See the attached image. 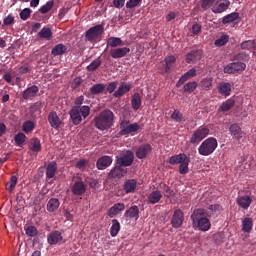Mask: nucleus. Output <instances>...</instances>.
Here are the masks:
<instances>
[{
  "label": "nucleus",
  "mask_w": 256,
  "mask_h": 256,
  "mask_svg": "<svg viewBox=\"0 0 256 256\" xmlns=\"http://www.w3.org/2000/svg\"><path fill=\"white\" fill-rule=\"evenodd\" d=\"M85 101V97L79 96L75 99V105L70 109V121L73 125H81L83 119H87L88 115L91 114V108L89 106H81Z\"/></svg>",
  "instance_id": "obj_1"
},
{
  "label": "nucleus",
  "mask_w": 256,
  "mask_h": 256,
  "mask_svg": "<svg viewBox=\"0 0 256 256\" xmlns=\"http://www.w3.org/2000/svg\"><path fill=\"white\" fill-rule=\"evenodd\" d=\"M194 227L199 231H209L211 229V221L209 220V213L204 208L195 209L190 216Z\"/></svg>",
  "instance_id": "obj_2"
},
{
  "label": "nucleus",
  "mask_w": 256,
  "mask_h": 256,
  "mask_svg": "<svg viewBox=\"0 0 256 256\" xmlns=\"http://www.w3.org/2000/svg\"><path fill=\"white\" fill-rule=\"evenodd\" d=\"M113 117L115 115L109 109L103 110L98 116L93 120L94 127L99 129V131H106L113 127Z\"/></svg>",
  "instance_id": "obj_3"
},
{
  "label": "nucleus",
  "mask_w": 256,
  "mask_h": 256,
  "mask_svg": "<svg viewBox=\"0 0 256 256\" xmlns=\"http://www.w3.org/2000/svg\"><path fill=\"white\" fill-rule=\"evenodd\" d=\"M168 163L170 165H179L180 175H187L189 173V163H191V158L185 153H180L178 155L171 156Z\"/></svg>",
  "instance_id": "obj_4"
},
{
  "label": "nucleus",
  "mask_w": 256,
  "mask_h": 256,
  "mask_svg": "<svg viewBox=\"0 0 256 256\" xmlns=\"http://www.w3.org/2000/svg\"><path fill=\"white\" fill-rule=\"evenodd\" d=\"M218 145L217 138L209 137L200 144L198 153L203 157H209V155H212V153L215 152Z\"/></svg>",
  "instance_id": "obj_5"
},
{
  "label": "nucleus",
  "mask_w": 256,
  "mask_h": 256,
  "mask_svg": "<svg viewBox=\"0 0 256 256\" xmlns=\"http://www.w3.org/2000/svg\"><path fill=\"white\" fill-rule=\"evenodd\" d=\"M104 32L105 28H103V25L98 24L93 26L85 32V41L89 43H99Z\"/></svg>",
  "instance_id": "obj_6"
},
{
  "label": "nucleus",
  "mask_w": 256,
  "mask_h": 256,
  "mask_svg": "<svg viewBox=\"0 0 256 256\" xmlns=\"http://www.w3.org/2000/svg\"><path fill=\"white\" fill-rule=\"evenodd\" d=\"M133 161H135V154L131 150L124 151L118 157H116L117 165L124 168L131 167V165H133Z\"/></svg>",
  "instance_id": "obj_7"
},
{
  "label": "nucleus",
  "mask_w": 256,
  "mask_h": 256,
  "mask_svg": "<svg viewBox=\"0 0 256 256\" xmlns=\"http://www.w3.org/2000/svg\"><path fill=\"white\" fill-rule=\"evenodd\" d=\"M210 133L209 128L203 127V128H198L196 131L193 132L191 135L189 141L191 145H199L203 139H205Z\"/></svg>",
  "instance_id": "obj_8"
},
{
  "label": "nucleus",
  "mask_w": 256,
  "mask_h": 256,
  "mask_svg": "<svg viewBox=\"0 0 256 256\" xmlns=\"http://www.w3.org/2000/svg\"><path fill=\"white\" fill-rule=\"evenodd\" d=\"M120 135H131V133H137L139 129H141V126H139L137 123H131L129 120H123L120 123Z\"/></svg>",
  "instance_id": "obj_9"
},
{
  "label": "nucleus",
  "mask_w": 256,
  "mask_h": 256,
  "mask_svg": "<svg viewBox=\"0 0 256 256\" xmlns=\"http://www.w3.org/2000/svg\"><path fill=\"white\" fill-rule=\"evenodd\" d=\"M70 189L75 197H81L87 193V184L83 180H77L71 185Z\"/></svg>",
  "instance_id": "obj_10"
},
{
  "label": "nucleus",
  "mask_w": 256,
  "mask_h": 256,
  "mask_svg": "<svg viewBox=\"0 0 256 256\" xmlns=\"http://www.w3.org/2000/svg\"><path fill=\"white\" fill-rule=\"evenodd\" d=\"M244 69H247V64L243 62H232L224 67V73H228L229 75L240 73Z\"/></svg>",
  "instance_id": "obj_11"
},
{
  "label": "nucleus",
  "mask_w": 256,
  "mask_h": 256,
  "mask_svg": "<svg viewBox=\"0 0 256 256\" xmlns=\"http://www.w3.org/2000/svg\"><path fill=\"white\" fill-rule=\"evenodd\" d=\"M129 53H131V48L129 47H118L110 50L112 59H123V57H127Z\"/></svg>",
  "instance_id": "obj_12"
},
{
  "label": "nucleus",
  "mask_w": 256,
  "mask_h": 256,
  "mask_svg": "<svg viewBox=\"0 0 256 256\" xmlns=\"http://www.w3.org/2000/svg\"><path fill=\"white\" fill-rule=\"evenodd\" d=\"M184 219H185V216L183 214V211H181V209L175 210L171 219L172 227L174 229H179V227L183 225Z\"/></svg>",
  "instance_id": "obj_13"
},
{
  "label": "nucleus",
  "mask_w": 256,
  "mask_h": 256,
  "mask_svg": "<svg viewBox=\"0 0 256 256\" xmlns=\"http://www.w3.org/2000/svg\"><path fill=\"white\" fill-rule=\"evenodd\" d=\"M153 151L151 144H141L136 150L137 159H147L149 154Z\"/></svg>",
  "instance_id": "obj_14"
},
{
  "label": "nucleus",
  "mask_w": 256,
  "mask_h": 256,
  "mask_svg": "<svg viewBox=\"0 0 256 256\" xmlns=\"http://www.w3.org/2000/svg\"><path fill=\"white\" fill-rule=\"evenodd\" d=\"M125 175H127V168H124L117 163L115 164V167L109 172L110 179H121L122 177H125Z\"/></svg>",
  "instance_id": "obj_15"
},
{
  "label": "nucleus",
  "mask_w": 256,
  "mask_h": 256,
  "mask_svg": "<svg viewBox=\"0 0 256 256\" xmlns=\"http://www.w3.org/2000/svg\"><path fill=\"white\" fill-rule=\"evenodd\" d=\"M113 164V157L111 156H101L96 162V167L99 171H105L107 167H111Z\"/></svg>",
  "instance_id": "obj_16"
},
{
  "label": "nucleus",
  "mask_w": 256,
  "mask_h": 256,
  "mask_svg": "<svg viewBox=\"0 0 256 256\" xmlns=\"http://www.w3.org/2000/svg\"><path fill=\"white\" fill-rule=\"evenodd\" d=\"M63 241V233L59 230L50 232L47 236L48 245H57Z\"/></svg>",
  "instance_id": "obj_17"
},
{
  "label": "nucleus",
  "mask_w": 256,
  "mask_h": 256,
  "mask_svg": "<svg viewBox=\"0 0 256 256\" xmlns=\"http://www.w3.org/2000/svg\"><path fill=\"white\" fill-rule=\"evenodd\" d=\"M124 217L127 221H137L139 219V206L133 205L125 211Z\"/></svg>",
  "instance_id": "obj_18"
},
{
  "label": "nucleus",
  "mask_w": 256,
  "mask_h": 256,
  "mask_svg": "<svg viewBox=\"0 0 256 256\" xmlns=\"http://www.w3.org/2000/svg\"><path fill=\"white\" fill-rule=\"evenodd\" d=\"M203 57V53L201 50H192L186 55V63H197V61H201V58Z\"/></svg>",
  "instance_id": "obj_19"
},
{
  "label": "nucleus",
  "mask_w": 256,
  "mask_h": 256,
  "mask_svg": "<svg viewBox=\"0 0 256 256\" xmlns=\"http://www.w3.org/2000/svg\"><path fill=\"white\" fill-rule=\"evenodd\" d=\"M229 131L230 134L233 136V139H237V141H239V139H243V135H245V132L241 130V126H239V124L237 123L231 124L229 127Z\"/></svg>",
  "instance_id": "obj_20"
},
{
  "label": "nucleus",
  "mask_w": 256,
  "mask_h": 256,
  "mask_svg": "<svg viewBox=\"0 0 256 256\" xmlns=\"http://www.w3.org/2000/svg\"><path fill=\"white\" fill-rule=\"evenodd\" d=\"M48 122L52 129H59L61 127V118L57 115V112L52 111L48 115Z\"/></svg>",
  "instance_id": "obj_21"
},
{
  "label": "nucleus",
  "mask_w": 256,
  "mask_h": 256,
  "mask_svg": "<svg viewBox=\"0 0 256 256\" xmlns=\"http://www.w3.org/2000/svg\"><path fill=\"white\" fill-rule=\"evenodd\" d=\"M163 199V193L161 190H153L149 195H148V203L150 205H157Z\"/></svg>",
  "instance_id": "obj_22"
},
{
  "label": "nucleus",
  "mask_w": 256,
  "mask_h": 256,
  "mask_svg": "<svg viewBox=\"0 0 256 256\" xmlns=\"http://www.w3.org/2000/svg\"><path fill=\"white\" fill-rule=\"evenodd\" d=\"M130 91H131V84L122 82L118 87L117 91L113 93V97H115V99L119 97H123L125 93H129Z\"/></svg>",
  "instance_id": "obj_23"
},
{
  "label": "nucleus",
  "mask_w": 256,
  "mask_h": 256,
  "mask_svg": "<svg viewBox=\"0 0 256 256\" xmlns=\"http://www.w3.org/2000/svg\"><path fill=\"white\" fill-rule=\"evenodd\" d=\"M38 93L39 87L37 85H33L23 91L22 97L27 101L28 99H33V97H36Z\"/></svg>",
  "instance_id": "obj_24"
},
{
  "label": "nucleus",
  "mask_w": 256,
  "mask_h": 256,
  "mask_svg": "<svg viewBox=\"0 0 256 256\" xmlns=\"http://www.w3.org/2000/svg\"><path fill=\"white\" fill-rule=\"evenodd\" d=\"M231 5V2L229 0H223L220 3H216L212 7V12L213 13H223L229 9V6Z\"/></svg>",
  "instance_id": "obj_25"
},
{
  "label": "nucleus",
  "mask_w": 256,
  "mask_h": 256,
  "mask_svg": "<svg viewBox=\"0 0 256 256\" xmlns=\"http://www.w3.org/2000/svg\"><path fill=\"white\" fill-rule=\"evenodd\" d=\"M121 211H125V204L124 203H116L114 204L108 211V217L113 218L117 217Z\"/></svg>",
  "instance_id": "obj_26"
},
{
  "label": "nucleus",
  "mask_w": 256,
  "mask_h": 256,
  "mask_svg": "<svg viewBox=\"0 0 256 256\" xmlns=\"http://www.w3.org/2000/svg\"><path fill=\"white\" fill-rule=\"evenodd\" d=\"M236 203L242 209H249V207H251V203H253V199L249 196H240L237 198Z\"/></svg>",
  "instance_id": "obj_27"
},
{
  "label": "nucleus",
  "mask_w": 256,
  "mask_h": 256,
  "mask_svg": "<svg viewBox=\"0 0 256 256\" xmlns=\"http://www.w3.org/2000/svg\"><path fill=\"white\" fill-rule=\"evenodd\" d=\"M137 189V180L135 179H128L124 182L123 190L125 193H133Z\"/></svg>",
  "instance_id": "obj_28"
},
{
  "label": "nucleus",
  "mask_w": 256,
  "mask_h": 256,
  "mask_svg": "<svg viewBox=\"0 0 256 256\" xmlns=\"http://www.w3.org/2000/svg\"><path fill=\"white\" fill-rule=\"evenodd\" d=\"M67 53V46L65 44L60 43L55 45L51 50V55L54 57H59V55H65Z\"/></svg>",
  "instance_id": "obj_29"
},
{
  "label": "nucleus",
  "mask_w": 256,
  "mask_h": 256,
  "mask_svg": "<svg viewBox=\"0 0 256 256\" xmlns=\"http://www.w3.org/2000/svg\"><path fill=\"white\" fill-rule=\"evenodd\" d=\"M57 173V162L52 161L46 166V179H53Z\"/></svg>",
  "instance_id": "obj_30"
},
{
  "label": "nucleus",
  "mask_w": 256,
  "mask_h": 256,
  "mask_svg": "<svg viewBox=\"0 0 256 256\" xmlns=\"http://www.w3.org/2000/svg\"><path fill=\"white\" fill-rule=\"evenodd\" d=\"M141 103V94H139V92L134 93L131 100L132 109L134 111H139V109H141Z\"/></svg>",
  "instance_id": "obj_31"
},
{
  "label": "nucleus",
  "mask_w": 256,
  "mask_h": 256,
  "mask_svg": "<svg viewBox=\"0 0 256 256\" xmlns=\"http://www.w3.org/2000/svg\"><path fill=\"white\" fill-rule=\"evenodd\" d=\"M218 90L220 95H224L225 97H228V95H231V83L221 82L218 86Z\"/></svg>",
  "instance_id": "obj_32"
},
{
  "label": "nucleus",
  "mask_w": 256,
  "mask_h": 256,
  "mask_svg": "<svg viewBox=\"0 0 256 256\" xmlns=\"http://www.w3.org/2000/svg\"><path fill=\"white\" fill-rule=\"evenodd\" d=\"M60 205H61V203L59 202V199L51 198L48 201L46 208L49 213H55V211H57V209H59Z\"/></svg>",
  "instance_id": "obj_33"
},
{
  "label": "nucleus",
  "mask_w": 256,
  "mask_h": 256,
  "mask_svg": "<svg viewBox=\"0 0 256 256\" xmlns=\"http://www.w3.org/2000/svg\"><path fill=\"white\" fill-rule=\"evenodd\" d=\"M240 49L243 51H251L256 50V39L254 40H245L242 43H240Z\"/></svg>",
  "instance_id": "obj_34"
},
{
  "label": "nucleus",
  "mask_w": 256,
  "mask_h": 256,
  "mask_svg": "<svg viewBox=\"0 0 256 256\" xmlns=\"http://www.w3.org/2000/svg\"><path fill=\"white\" fill-rule=\"evenodd\" d=\"M242 231L244 233L253 231V218L246 217L242 220Z\"/></svg>",
  "instance_id": "obj_35"
},
{
  "label": "nucleus",
  "mask_w": 256,
  "mask_h": 256,
  "mask_svg": "<svg viewBox=\"0 0 256 256\" xmlns=\"http://www.w3.org/2000/svg\"><path fill=\"white\" fill-rule=\"evenodd\" d=\"M123 40L119 37H110L107 40V46L113 47L114 49H117L118 47H123Z\"/></svg>",
  "instance_id": "obj_36"
},
{
  "label": "nucleus",
  "mask_w": 256,
  "mask_h": 256,
  "mask_svg": "<svg viewBox=\"0 0 256 256\" xmlns=\"http://www.w3.org/2000/svg\"><path fill=\"white\" fill-rule=\"evenodd\" d=\"M119 231H121V224L119 223V220L113 219L112 226L110 228L111 237H117V235L119 234Z\"/></svg>",
  "instance_id": "obj_37"
},
{
  "label": "nucleus",
  "mask_w": 256,
  "mask_h": 256,
  "mask_svg": "<svg viewBox=\"0 0 256 256\" xmlns=\"http://www.w3.org/2000/svg\"><path fill=\"white\" fill-rule=\"evenodd\" d=\"M170 119L174 121L175 123H181L185 121V117L183 116V113L179 109H175L172 114L170 115Z\"/></svg>",
  "instance_id": "obj_38"
},
{
  "label": "nucleus",
  "mask_w": 256,
  "mask_h": 256,
  "mask_svg": "<svg viewBox=\"0 0 256 256\" xmlns=\"http://www.w3.org/2000/svg\"><path fill=\"white\" fill-rule=\"evenodd\" d=\"M38 37H40V39H47L49 41L51 37H53V32L51 31V28L44 27L38 33Z\"/></svg>",
  "instance_id": "obj_39"
},
{
  "label": "nucleus",
  "mask_w": 256,
  "mask_h": 256,
  "mask_svg": "<svg viewBox=\"0 0 256 256\" xmlns=\"http://www.w3.org/2000/svg\"><path fill=\"white\" fill-rule=\"evenodd\" d=\"M105 88L106 86L103 83L94 84L90 88V93L91 95H100V93H103V91H105Z\"/></svg>",
  "instance_id": "obj_40"
},
{
  "label": "nucleus",
  "mask_w": 256,
  "mask_h": 256,
  "mask_svg": "<svg viewBox=\"0 0 256 256\" xmlns=\"http://www.w3.org/2000/svg\"><path fill=\"white\" fill-rule=\"evenodd\" d=\"M237 19H239V13L232 12L223 17L222 23L223 25H227V23H233V21H237Z\"/></svg>",
  "instance_id": "obj_41"
},
{
  "label": "nucleus",
  "mask_w": 256,
  "mask_h": 256,
  "mask_svg": "<svg viewBox=\"0 0 256 256\" xmlns=\"http://www.w3.org/2000/svg\"><path fill=\"white\" fill-rule=\"evenodd\" d=\"M54 5L55 2L53 0L47 1L46 4L39 8V13H41L42 15L49 13L53 9Z\"/></svg>",
  "instance_id": "obj_42"
},
{
  "label": "nucleus",
  "mask_w": 256,
  "mask_h": 256,
  "mask_svg": "<svg viewBox=\"0 0 256 256\" xmlns=\"http://www.w3.org/2000/svg\"><path fill=\"white\" fill-rule=\"evenodd\" d=\"M160 189L163 191V195L166 197V199H171V197L175 195V192L171 190V187H169L167 184H160Z\"/></svg>",
  "instance_id": "obj_43"
},
{
  "label": "nucleus",
  "mask_w": 256,
  "mask_h": 256,
  "mask_svg": "<svg viewBox=\"0 0 256 256\" xmlns=\"http://www.w3.org/2000/svg\"><path fill=\"white\" fill-rule=\"evenodd\" d=\"M30 149L34 153H39L41 151V140L39 138H33L30 142Z\"/></svg>",
  "instance_id": "obj_44"
},
{
  "label": "nucleus",
  "mask_w": 256,
  "mask_h": 256,
  "mask_svg": "<svg viewBox=\"0 0 256 256\" xmlns=\"http://www.w3.org/2000/svg\"><path fill=\"white\" fill-rule=\"evenodd\" d=\"M14 141L17 147H23V145H25V141H27V136H25L23 132H19L15 135Z\"/></svg>",
  "instance_id": "obj_45"
},
{
  "label": "nucleus",
  "mask_w": 256,
  "mask_h": 256,
  "mask_svg": "<svg viewBox=\"0 0 256 256\" xmlns=\"http://www.w3.org/2000/svg\"><path fill=\"white\" fill-rule=\"evenodd\" d=\"M197 87H199V83H197L195 81L187 82L183 86V91H184V93H193V91H195V89H197Z\"/></svg>",
  "instance_id": "obj_46"
},
{
  "label": "nucleus",
  "mask_w": 256,
  "mask_h": 256,
  "mask_svg": "<svg viewBox=\"0 0 256 256\" xmlns=\"http://www.w3.org/2000/svg\"><path fill=\"white\" fill-rule=\"evenodd\" d=\"M101 57L96 58L94 61H92L87 67V71L93 72L97 71L99 67H101Z\"/></svg>",
  "instance_id": "obj_47"
},
{
  "label": "nucleus",
  "mask_w": 256,
  "mask_h": 256,
  "mask_svg": "<svg viewBox=\"0 0 256 256\" xmlns=\"http://www.w3.org/2000/svg\"><path fill=\"white\" fill-rule=\"evenodd\" d=\"M199 85L202 89L209 91L213 87V78H204L200 81Z\"/></svg>",
  "instance_id": "obj_48"
},
{
  "label": "nucleus",
  "mask_w": 256,
  "mask_h": 256,
  "mask_svg": "<svg viewBox=\"0 0 256 256\" xmlns=\"http://www.w3.org/2000/svg\"><path fill=\"white\" fill-rule=\"evenodd\" d=\"M165 73H171V65H173V63H175L176 58L175 56L171 55V56H167L165 58Z\"/></svg>",
  "instance_id": "obj_49"
},
{
  "label": "nucleus",
  "mask_w": 256,
  "mask_h": 256,
  "mask_svg": "<svg viewBox=\"0 0 256 256\" xmlns=\"http://www.w3.org/2000/svg\"><path fill=\"white\" fill-rule=\"evenodd\" d=\"M249 59H250L249 54H247L246 52L237 53L232 57V61L247 62V61H249Z\"/></svg>",
  "instance_id": "obj_50"
},
{
  "label": "nucleus",
  "mask_w": 256,
  "mask_h": 256,
  "mask_svg": "<svg viewBox=\"0 0 256 256\" xmlns=\"http://www.w3.org/2000/svg\"><path fill=\"white\" fill-rule=\"evenodd\" d=\"M181 77L185 82H187L189 81V79H193V77H197V69L192 68L188 70L186 73H184Z\"/></svg>",
  "instance_id": "obj_51"
},
{
  "label": "nucleus",
  "mask_w": 256,
  "mask_h": 256,
  "mask_svg": "<svg viewBox=\"0 0 256 256\" xmlns=\"http://www.w3.org/2000/svg\"><path fill=\"white\" fill-rule=\"evenodd\" d=\"M234 106H235V100L228 99L222 103V105L220 106V109H221V111H229Z\"/></svg>",
  "instance_id": "obj_52"
},
{
  "label": "nucleus",
  "mask_w": 256,
  "mask_h": 256,
  "mask_svg": "<svg viewBox=\"0 0 256 256\" xmlns=\"http://www.w3.org/2000/svg\"><path fill=\"white\" fill-rule=\"evenodd\" d=\"M22 129H23L24 133H31V131H33V129H35V123L31 120H28L23 123Z\"/></svg>",
  "instance_id": "obj_53"
},
{
  "label": "nucleus",
  "mask_w": 256,
  "mask_h": 256,
  "mask_svg": "<svg viewBox=\"0 0 256 256\" xmlns=\"http://www.w3.org/2000/svg\"><path fill=\"white\" fill-rule=\"evenodd\" d=\"M229 43V37L227 35H222L220 38L216 39L214 45L216 47H223V45H227Z\"/></svg>",
  "instance_id": "obj_54"
},
{
  "label": "nucleus",
  "mask_w": 256,
  "mask_h": 256,
  "mask_svg": "<svg viewBox=\"0 0 256 256\" xmlns=\"http://www.w3.org/2000/svg\"><path fill=\"white\" fill-rule=\"evenodd\" d=\"M41 109H43V103L38 101L30 107V113H32V115H35V113H41Z\"/></svg>",
  "instance_id": "obj_55"
},
{
  "label": "nucleus",
  "mask_w": 256,
  "mask_h": 256,
  "mask_svg": "<svg viewBox=\"0 0 256 256\" xmlns=\"http://www.w3.org/2000/svg\"><path fill=\"white\" fill-rule=\"evenodd\" d=\"M31 13H33V11L30 10V8H24L20 12V19H22V21H27V19H29V17H31Z\"/></svg>",
  "instance_id": "obj_56"
},
{
  "label": "nucleus",
  "mask_w": 256,
  "mask_h": 256,
  "mask_svg": "<svg viewBox=\"0 0 256 256\" xmlns=\"http://www.w3.org/2000/svg\"><path fill=\"white\" fill-rule=\"evenodd\" d=\"M25 231L28 237H35L37 236V233H39V231L37 230V227L35 226H28L25 228Z\"/></svg>",
  "instance_id": "obj_57"
},
{
  "label": "nucleus",
  "mask_w": 256,
  "mask_h": 256,
  "mask_svg": "<svg viewBox=\"0 0 256 256\" xmlns=\"http://www.w3.org/2000/svg\"><path fill=\"white\" fill-rule=\"evenodd\" d=\"M87 183L90 189H99V179L88 178Z\"/></svg>",
  "instance_id": "obj_58"
},
{
  "label": "nucleus",
  "mask_w": 256,
  "mask_h": 256,
  "mask_svg": "<svg viewBox=\"0 0 256 256\" xmlns=\"http://www.w3.org/2000/svg\"><path fill=\"white\" fill-rule=\"evenodd\" d=\"M217 0H202L201 7L204 10L210 9L216 3Z\"/></svg>",
  "instance_id": "obj_59"
},
{
  "label": "nucleus",
  "mask_w": 256,
  "mask_h": 256,
  "mask_svg": "<svg viewBox=\"0 0 256 256\" xmlns=\"http://www.w3.org/2000/svg\"><path fill=\"white\" fill-rule=\"evenodd\" d=\"M143 0H129L126 3V8L127 9H134V7H137V5H139V3H141Z\"/></svg>",
  "instance_id": "obj_60"
},
{
  "label": "nucleus",
  "mask_w": 256,
  "mask_h": 256,
  "mask_svg": "<svg viewBox=\"0 0 256 256\" xmlns=\"http://www.w3.org/2000/svg\"><path fill=\"white\" fill-rule=\"evenodd\" d=\"M13 23H15V17L11 15H8L3 20V25H6L7 27H9V25H13Z\"/></svg>",
  "instance_id": "obj_61"
},
{
  "label": "nucleus",
  "mask_w": 256,
  "mask_h": 256,
  "mask_svg": "<svg viewBox=\"0 0 256 256\" xmlns=\"http://www.w3.org/2000/svg\"><path fill=\"white\" fill-rule=\"evenodd\" d=\"M83 83V79L81 78H75L71 84L72 89H79L81 87V84Z\"/></svg>",
  "instance_id": "obj_62"
},
{
  "label": "nucleus",
  "mask_w": 256,
  "mask_h": 256,
  "mask_svg": "<svg viewBox=\"0 0 256 256\" xmlns=\"http://www.w3.org/2000/svg\"><path fill=\"white\" fill-rule=\"evenodd\" d=\"M17 185V178L16 176H11L10 178V185L8 187V191L11 193V191H13V189H15Z\"/></svg>",
  "instance_id": "obj_63"
},
{
  "label": "nucleus",
  "mask_w": 256,
  "mask_h": 256,
  "mask_svg": "<svg viewBox=\"0 0 256 256\" xmlns=\"http://www.w3.org/2000/svg\"><path fill=\"white\" fill-rule=\"evenodd\" d=\"M87 163H88V161L85 159L79 160L76 163V169H81V170L85 169V167H87Z\"/></svg>",
  "instance_id": "obj_64"
}]
</instances>
